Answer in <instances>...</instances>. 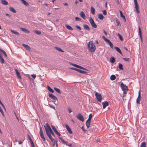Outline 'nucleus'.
I'll return each mask as SVG.
<instances>
[{
    "label": "nucleus",
    "mask_w": 147,
    "mask_h": 147,
    "mask_svg": "<svg viewBox=\"0 0 147 147\" xmlns=\"http://www.w3.org/2000/svg\"><path fill=\"white\" fill-rule=\"evenodd\" d=\"M44 127L47 134L48 133L50 135H52L53 136L55 137V135L54 132L48 123L46 124V125H44Z\"/></svg>",
    "instance_id": "f257e3e1"
},
{
    "label": "nucleus",
    "mask_w": 147,
    "mask_h": 147,
    "mask_svg": "<svg viewBox=\"0 0 147 147\" xmlns=\"http://www.w3.org/2000/svg\"><path fill=\"white\" fill-rule=\"evenodd\" d=\"M89 51L91 53L94 52L96 50L95 45L92 41L89 42L88 45Z\"/></svg>",
    "instance_id": "f03ea898"
},
{
    "label": "nucleus",
    "mask_w": 147,
    "mask_h": 147,
    "mask_svg": "<svg viewBox=\"0 0 147 147\" xmlns=\"http://www.w3.org/2000/svg\"><path fill=\"white\" fill-rule=\"evenodd\" d=\"M89 22L90 23L91 25L93 28H96L97 27V25L95 23L94 20H93L91 17H90L89 20Z\"/></svg>",
    "instance_id": "7ed1b4c3"
},
{
    "label": "nucleus",
    "mask_w": 147,
    "mask_h": 147,
    "mask_svg": "<svg viewBox=\"0 0 147 147\" xmlns=\"http://www.w3.org/2000/svg\"><path fill=\"white\" fill-rule=\"evenodd\" d=\"M95 96L98 101L101 102L102 98V96L101 95L96 92L95 94Z\"/></svg>",
    "instance_id": "20e7f679"
},
{
    "label": "nucleus",
    "mask_w": 147,
    "mask_h": 147,
    "mask_svg": "<svg viewBox=\"0 0 147 147\" xmlns=\"http://www.w3.org/2000/svg\"><path fill=\"white\" fill-rule=\"evenodd\" d=\"M135 4V8L137 13H139L140 11L139 9V6L137 3V0H134Z\"/></svg>",
    "instance_id": "39448f33"
},
{
    "label": "nucleus",
    "mask_w": 147,
    "mask_h": 147,
    "mask_svg": "<svg viewBox=\"0 0 147 147\" xmlns=\"http://www.w3.org/2000/svg\"><path fill=\"white\" fill-rule=\"evenodd\" d=\"M39 134L40 137L43 139V141H45L46 139L44 136L43 132L41 127L40 128Z\"/></svg>",
    "instance_id": "423d86ee"
},
{
    "label": "nucleus",
    "mask_w": 147,
    "mask_h": 147,
    "mask_svg": "<svg viewBox=\"0 0 147 147\" xmlns=\"http://www.w3.org/2000/svg\"><path fill=\"white\" fill-rule=\"evenodd\" d=\"M120 87L121 89H122V90H128V87L126 85H124L123 82L121 83L120 85Z\"/></svg>",
    "instance_id": "0eeeda50"
},
{
    "label": "nucleus",
    "mask_w": 147,
    "mask_h": 147,
    "mask_svg": "<svg viewBox=\"0 0 147 147\" xmlns=\"http://www.w3.org/2000/svg\"><path fill=\"white\" fill-rule=\"evenodd\" d=\"M76 117L78 119L82 122L84 121L83 116L80 113L78 114L76 116Z\"/></svg>",
    "instance_id": "6e6552de"
},
{
    "label": "nucleus",
    "mask_w": 147,
    "mask_h": 147,
    "mask_svg": "<svg viewBox=\"0 0 147 147\" xmlns=\"http://www.w3.org/2000/svg\"><path fill=\"white\" fill-rule=\"evenodd\" d=\"M49 97L53 100H57V98L52 94L49 93Z\"/></svg>",
    "instance_id": "1a4fd4ad"
},
{
    "label": "nucleus",
    "mask_w": 147,
    "mask_h": 147,
    "mask_svg": "<svg viewBox=\"0 0 147 147\" xmlns=\"http://www.w3.org/2000/svg\"><path fill=\"white\" fill-rule=\"evenodd\" d=\"M102 104L103 105V109H105L109 105V102L107 101H105L102 102Z\"/></svg>",
    "instance_id": "9d476101"
},
{
    "label": "nucleus",
    "mask_w": 147,
    "mask_h": 147,
    "mask_svg": "<svg viewBox=\"0 0 147 147\" xmlns=\"http://www.w3.org/2000/svg\"><path fill=\"white\" fill-rule=\"evenodd\" d=\"M65 126L67 129L68 131V132L70 134H72V131H71L70 128L69 126L67 124H65Z\"/></svg>",
    "instance_id": "9b49d317"
},
{
    "label": "nucleus",
    "mask_w": 147,
    "mask_h": 147,
    "mask_svg": "<svg viewBox=\"0 0 147 147\" xmlns=\"http://www.w3.org/2000/svg\"><path fill=\"white\" fill-rule=\"evenodd\" d=\"M80 15L83 19L84 20L86 19L85 15L83 12L81 11L80 13Z\"/></svg>",
    "instance_id": "f8f14e48"
},
{
    "label": "nucleus",
    "mask_w": 147,
    "mask_h": 147,
    "mask_svg": "<svg viewBox=\"0 0 147 147\" xmlns=\"http://www.w3.org/2000/svg\"><path fill=\"white\" fill-rule=\"evenodd\" d=\"M139 35L140 36V38L141 40L142 41V32L141 30V28L140 26H139Z\"/></svg>",
    "instance_id": "ddd939ff"
},
{
    "label": "nucleus",
    "mask_w": 147,
    "mask_h": 147,
    "mask_svg": "<svg viewBox=\"0 0 147 147\" xmlns=\"http://www.w3.org/2000/svg\"><path fill=\"white\" fill-rule=\"evenodd\" d=\"M47 135L49 138L51 140L52 142H55V141L54 138H53L50 135L47 133Z\"/></svg>",
    "instance_id": "4468645a"
},
{
    "label": "nucleus",
    "mask_w": 147,
    "mask_h": 147,
    "mask_svg": "<svg viewBox=\"0 0 147 147\" xmlns=\"http://www.w3.org/2000/svg\"><path fill=\"white\" fill-rule=\"evenodd\" d=\"M23 46L25 49L27 50L30 51V47L28 46V45H26L24 44H22Z\"/></svg>",
    "instance_id": "2eb2a0df"
},
{
    "label": "nucleus",
    "mask_w": 147,
    "mask_h": 147,
    "mask_svg": "<svg viewBox=\"0 0 147 147\" xmlns=\"http://www.w3.org/2000/svg\"><path fill=\"white\" fill-rule=\"evenodd\" d=\"M1 3L4 5H7L8 4V3L5 0H1Z\"/></svg>",
    "instance_id": "dca6fc26"
},
{
    "label": "nucleus",
    "mask_w": 147,
    "mask_h": 147,
    "mask_svg": "<svg viewBox=\"0 0 147 147\" xmlns=\"http://www.w3.org/2000/svg\"><path fill=\"white\" fill-rule=\"evenodd\" d=\"M15 70L16 74V75L17 77H18L19 78L21 79V78L20 75V72L18 71V70L16 69H15Z\"/></svg>",
    "instance_id": "f3484780"
},
{
    "label": "nucleus",
    "mask_w": 147,
    "mask_h": 147,
    "mask_svg": "<svg viewBox=\"0 0 147 147\" xmlns=\"http://www.w3.org/2000/svg\"><path fill=\"white\" fill-rule=\"evenodd\" d=\"M114 48L121 55H122V53L121 52V51L119 47H115Z\"/></svg>",
    "instance_id": "a211bd4d"
},
{
    "label": "nucleus",
    "mask_w": 147,
    "mask_h": 147,
    "mask_svg": "<svg viewBox=\"0 0 147 147\" xmlns=\"http://www.w3.org/2000/svg\"><path fill=\"white\" fill-rule=\"evenodd\" d=\"M119 11L121 17L124 20L125 22H126L125 17V16L123 15L122 12L121 10H119Z\"/></svg>",
    "instance_id": "6ab92c4d"
},
{
    "label": "nucleus",
    "mask_w": 147,
    "mask_h": 147,
    "mask_svg": "<svg viewBox=\"0 0 147 147\" xmlns=\"http://www.w3.org/2000/svg\"><path fill=\"white\" fill-rule=\"evenodd\" d=\"M98 17V18L100 20H102L104 18V16L101 14H99Z\"/></svg>",
    "instance_id": "aec40b11"
},
{
    "label": "nucleus",
    "mask_w": 147,
    "mask_h": 147,
    "mask_svg": "<svg viewBox=\"0 0 147 147\" xmlns=\"http://www.w3.org/2000/svg\"><path fill=\"white\" fill-rule=\"evenodd\" d=\"M83 27L85 29L87 30H90V28L87 25L85 24H84L83 25Z\"/></svg>",
    "instance_id": "412c9836"
},
{
    "label": "nucleus",
    "mask_w": 147,
    "mask_h": 147,
    "mask_svg": "<svg viewBox=\"0 0 147 147\" xmlns=\"http://www.w3.org/2000/svg\"><path fill=\"white\" fill-rule=\"evenodd\" d=\"M20 29L23 32L26 33H29L30 32L29 30H28V29L25 28H21Z\"/></svg>",
    "instance_id": "4be33fe9"
},
{
    "label": "nucleus",
    "mask_w": 147,
    "mask_h": 147,
    "mask_svg": "<svg viewBox=\"0 0 147 147\" xmlns=\"http://www.w3.org/2000/svg\"><path fill=\"white\" fill-rule=\"evenodd\" d=\"M24 4L27 6H28L29 5V4L24 0H20Z\"/></svg>",
    "instance_id": "5701e85b"
},
{
    "label": "nucleus",
    "mask_w": 147,
    "mask_h": 147,
    "mask_svg": "<svg viewBox=\"0 0 147 147\" xmlns=\"http://www.w3.org/2000/svg\"><path fill=\"white\" fill-rule=\"evenodd\" d=\"M9 10L13 13H16V11L12 7H10L9 8Z\"/></svg>",
    "instance_id": "b1692460"
},
{
    "label": "nucleus",
    "mask_w": 147,
    "mask_h": 147,
    "mask_svg": "<svg viewBox=\"0 0 147 147\" xmlns=\"http://www.w3.org/2000/svg\"><path fill=\"white\" fill-rule=\"evenodd\" d=\"M107 42L109 44L111 48H113V44L109 39Z\"/></svg>",
    "instance_id": "393cba45"
},
{
    "label": "nucleus",
    "mask_w": 147,
    "mask_h": 147,
    "mask_svg": "<svg viewBox=\"0 0 147 147\" xmlns=\"http://www.w3.org/2000/svg\"><path fill=\"white\" fill-rule=\"evenodd\" d=\"M91 121L87 120L86 123V125L87 128H89L90 127Z\"/></svg>",
    "instance_id": "a878e982"
},
{
    "label": "nucleus",
    "mask_w": 147,
    "mask_h": 147,
    "mask_svg": "<svg viewBox=\"0 0 147 147\" xmlns=\"http://www.w3.org/2000/svg\"><path fill=\"white\" fill-rule=\"evenodd\" d=\"M91 11L92 14L93 15L94 14L95 9L94 8L92 7H91Z\"/></svg>",
    "instance_id": "bb28decb"
},
{
    "label": "nucleus",
    "mask_w": 147,
    "mask_h": 147,
    "mask_svg": "<svg viewBox=\"0 0 147 147\" xmlns=\"http://www.w3.org/2000/svg\"><path fill=\"white\" fill-rule=\"evenodd\" d=\"M47 89L50 92H51L53 93L54 92V90L52 89L50 87V86H47Z\"/></svg>",
    "instance_id": "cd10ccee"
},
{
    "label": "nucleus",
    "mask_w": 147,
    "mask_h": 147,
    "mask_svg": "<svg viewBox=\"0 0 147 147\" xmlns=\"http://www.w3.org/2000/svg\"><path fill=\"white\" fill-rule=\"evenodd\" d=\"M66 27L68 30H73V28L71 27L70 26L68 25H65Z\"/></svg>",
    "instance_id": "c85d7f7f"
},
{
    "label": "nucleus",
    "mask_w": 147,
    "mask_h": 147,
    "mask_svg": "<svg viewBox=\"0 0 147 147\" xmlns=\"http://www.w3.org/2000/svg\"><path fill=\"white\" fill-rule=\"evenodd\" d=\"M116 79V76L114 75H112L110 77V79L111 80H114Z\"/></svg>",
    "instance_id": "c756f323"
},
{
    "label": "nucleus",
    "mask_w": 147,
    "mask_h": 147,
    "mask_svg": "<svg viewBox=\"0 0 147 147\" xmlns=\"http://www.w3.org/2000/svg\"><path fill=\"white\" fill-rule=\"evenodd\" d=\"M56 49L58 51H60L62 52H64V51H63L60 48L55 47Z\"/></svg>",
    "instance_id": "7c9ffc66"
},
{
    "label": "nucleus",
    "mask_w": 147,
    "mask_h": 147,
    "mask_svg": "<svg viewBox=\"0 0 147 147\" xmlns=\"http://www.w3.org/2000/svg\"><path fill=\"white\" fill-rule=\"evenodd\" d=\"M110 60L111 62L112 63H113L115 62V58L113 57H112L110 58Z\"/></svg>",
    "instance_id": "2f4dec72"
},
{
    "label": "nucleus",
    "mask_w": 147,
    "mask_h": 147,
    "mask_svg": "<svg viewBox=\"0 0 147 147\" xmlns=\"http://www.w3.org/2000/svg\"><path fill=\"white\" fill-rule=\"evenodd\" d=\"M54 90L58 93L59 94H61V92L60 90L58 88H55Z\"/></svg>",
    "instance_id": "473e14b6"
},
{
    "label": "nucleus",
    "mask_w": 147,
    "mask_h": 147,
    "mask_svg": "<svg viewBox=\"0 0 147 147\" xmlns=\"http://www.w3.org/2000/svg\"><path fill=\"white\" fill-rule=\"evenodd\" d=\"M92 117V114H90L89 116L88 119L87 120L90 121H91V119Z\"/></svg>",
    "instance_id": "72a5a7b5"
},
{
    "label": "nucleus",
    "mask_w": 147,
    "mask_h": 147,
    "mask_svg": "<svg viewBox=\"0 0 147 147\" xmlns=\"http://www.w3.org/2000/svg\"><path fill=\"white\" fill-rule=\"evenodd\" d=\"M119 69H120L121 70H122L123 69V65L122 64L119 63Z\"/></svg>",
    "instance_id": "f704fd0d"
},
{
    "label": "nucleus",
    "mask_w": 147,
    "mask_h": 147,
    "mask_svg": "<svg viewBox=\"0 0 147 147\" xmlns=\"http://www.w3.org/2000/svg\"><path fill=\"white\" fill-rule=\"evenodd\" d=\"M11 32L12 33H14V34H16V35H17L19 34V33L18 32L15 30H11Z\"/></svg>",
    "instance_id": "c9c22d12"
},
{
    "label": "nucleus",
    "mask_w": 147,
    "mask_h": 147,
    "mask_svg": "<svg viewBox=\"0 0 147 147\" xmlns=\"http://www.w3.org/2000/svg\"><path fill=\"white\" fill-rule=\"evenodd\" d=\"M117 36H119V38L121 41L123 40V37L120 34L118 33L117 34Z\"/></svg>",
    "instance_id": "e433bc0d"
},
{
    "label": "nucleus",
    "mask_w": 147,
    "mask_h": 147,
    "mask_svg": "<svg viewBox=\"0 0 147 147\" xmlns=\"http://www.w3.org/2000/svg\"><path fill=\"white\" fill-rule=\"evenodd\" d=\"M141 100V99L140 98H137L136 100V103L138 104H140V102Z\"/></svg>",
    "instance_id": "4c0bfd02"
},
{
    "label": "nucleus",
    "mask_w": 147,
    "mask_h": 147,
    "mask_svg": "<svg viewBox=\"0 0 147 147\" xmlns=\"http://www.w3.org/2000/svg\"><path fill=\"white\" fill-rule=\"evenodd\" d=\"M140 147H146V143L145 142H143L142 143Z\"/></svg>",
    "instance_id": "58836bf2"
},
{
    "label": "nucleus",
    "mask_w": 147,
    "mask_h": 147,
    "mask_svg": "<svg viewBox=\"0 0 147 147\" xmlns=\"http://www.w3.org/2000/svg\"><path fill=\"white\" fill-rule=\"evenodd\" d=\"M34 32L36 34L38 35L40 34L41 33V32L38 30L34 31Z\"/></svg>",
    "instance_id": "ea45409f"
},
{
    "label": "nucleus",
    "mask_w": 147,
    "mask_h": 147,
    "mask_svg": "<svg viewBox=\"0 0 147 147\" xmlns=\"http://www.w3.org/2000/svg\"><path fill=\"white\" fill-rule=\"evenodd\" d=\"M59 139L61 140L63 143L64 144V143H66V141H64V140L63 139V138L61 137H59Z\"/></svg>",
    "instance_id": "a19ab883"
},
{
    "label": "nucleus",
    "mask_w": 147,
    "mask_h": 147,
    "mask_svg": "<svg viewBox=\"0 0 147 147\" xmlns=\"http://www.w3.org/2000/svg\"><path fill=\"white\" fill-rule=\"evenodd\" d=\"M116 22L117 26H121L120 22L118 20H116Z\"/></svg>",
    "instance_id": "79ce46f5"
},
{
    "label": "nucleus",
    "mask_w": 147,
    "mask_h": 147,
    "mask_svg": "<svg viewBox=\"0 0 147 147\" xmlns=\"http://www.w3.org/2000/svg\"><path fill=\"white\" fill-rule=\"evenodd\" d=\"M72 65L74 66V67H76L77 68H80V67H81V66H80L79 65H77L76 64H72Z\"/></svg>",
    "instance_id": "37998d69"
},
{
    "label": "nucleus",
    "mask_w": 147,
    "mask_h": 147,
    "mask_svg": "<svg viewBox=\"0 0 147 147\" xmlns=\"http://www.w3.org/2000/svg\"><path fill=\"white\" fill-rule=\"evenodd\" d=\"M66 143H64V144H65L66 145L69 146L70 147H71L72 145V144L70 143H68V142H66Z\"/></svg>",
    "instance_id": "c03bdc74"
},
{
    "label": "nucleus",
    "mask_w": 147,
    "mask_h": 147,
    "mask_svg": "<svg viewBox=\"0 0 147 147\" xmlns=\"http://www.w3.org/2000/svg\"><path fill=\"white\" fill-rule=\"evenodd\" d=\"M51 127H52V129L54 130V132H55V131H56L57 130L56 129L55 127L54 126L52 125Z\"/></svg>",
    "instance_id": "a18cd8bd"
},
{
    "label": "nucleus",
    "mask_w": 147,
    "mask_h": 147,
    "mask_svg": "<svg viewBox=\"0 0 147 147\" xmlns=\"http://www.w3.org/2000/svg\"><path fill=\"white\" fill-rule=\"evenodd\" d=\"M75 19L77 21H80L81 20L80 18H79L78 17H75Z\"/></svg>",
    "instance_id": "49530a36"
},
{
    "label": "nucleus",
    "mask_w": 147,
    "mask_h": 147,
    "mask_svg": "<svg viewBox=\"0 0 147 147\" xmlns=\"http://www.w3.org/2000/svg\"><path fill=\"white\" fill-rule=\"evenodd\" d=\"M102 38L103 39L107 42L108 40V39L106 38L105 36H102Z\"/></svg>",
    "instance_id": "de8ad7c7"
},
{
    "label": "nucleus",
    "mask_w": 147,
    "mask_h": 147,
    "mask_svg": "<svg viewBox=\"0 0 147 147\" xmlns=\"http://www.w3.org/2000/svg\"><path fill=\"white\" fill-rule=\"evenodd\" d=\"M103 14L105 15H106L107 14V12L105 10H104L102 11Z\"/></svg>",
    "instance_id": "09e8293b"
},
{
    "label": "nucleus",
    "mask_w": 147,
    "mask_h": 147,
    "mask_svg": "<svg viewBox=\"0 0 147 147\" xmlns=\"http://www.w3.org/2000/svg\"><path fill=\"white\" fill-rule=\"evenodd\" d=\"M138 98H140L141 99V96L140 95V91H139L138 92Z\"/></svg>",
    "instance_id": "8fccbe9b"
},
{
    "label": "nucleus",
    "mask_w": 147,
    "mask_h": 147,
    "mask_svg": "<svg viewBox=\"0 0 147 147\" xmlns=\"http://www.w3.org/2000/svg\"><path fill=\"white\" fill-rule=\"evenodd\" d=\"M30 143L32 146V147H35L34 145V143H33L32 140L31 141H30Z\"/></svg>",
    "instance_id": "3c124183"
},
{
    "label": "nucleus",
    "mask_w": 147,
    "mask_h": 147,
    "mask_svg": "<svg viewBox=\"0 0 147 147\" xmlns=\"http://www.w3.org/2000/svg\"><path fill=\"white\" fill-rule=\"evenodd\" d=\"M55 132L59 136H61L60 134L59 133L57 130L56 131H55Z\"/></svg>",
    "instance_id": "603ef678"
},
{
    "label": "nucleus",
    "mask_w": 147,
    "mask_h": 147,
    "mask_svg": "<svg viewBox=\"0 0 147 147\" xmlns=\"http://www.w3.org/2000/svg\"><path fill=\"white\" fill-rule=\"evenodd\" d=\"M82 130L84 131V133H85L86 131V130L85 129H84V127L83 126H82Z\"/></svg>",
    "instance_id": "864d4df0"
},
{
    "label": "nucleus",
    "mask_w": 147,
    "mask_h": 147,
    "mask_svg": "<svg viewBox=\"0 0 147 147\" xmlns=\"http://www.w3.org/2000/svg\"><path fill=\"white\" fill-rule=\"evenodd\" d=\"M123 59L125 61H129V58H123Z\"/></svg>",
    "instance_id": "5fc2aeb1"
},
{
    "label": "nucleus",
    "mask_w": 147,
    "mask_h": 147,
    "mask_svg": "<svg viewBox=\"0 0 147 147\" xmlns=\"http://www.w3.org/2000/svg\"><path fill=\"white\" fill-rule=\"evenodd\" d=\"M31 76L34 79L36 78V74H33L31 75Z\"/></svg>",
    "instance_id": "6e6d98bb"
},
{
    "label": "nucleus",
    "mask_w": 147,
    "mask_h": 147,
    "mask_svg": "<svg viewBox=\"0 0 147 147\" xmlns=\"http://www.w3.org/2000/svg\"><path fill=\"white\" fill-rule=\"evenodd\" d=\"M0 52L2 53L3 54L5 52L3 50L0 49Z\"/></svg>",
    "instance_id": "4d7b16f0"
},
{
    "label": "nucleus",
    "mask_w": 147,
    "mask_h": 147,
    "mask_svg": "<svg viewBox=\"0 0 147 147\" xmlns=\"http://www.w3.org/2000/svg\"><path fill=\"white\" fill-rule=\"evenodd\" d=\"M76 27L78 29H79L80 30H81V28L79 26H76Z\"/></svg>",
    "instance_id": "13d9d810"
},
{
    "label": "nucleus",
    "mask_w": 147,
    "mask_h": 147,
    "mask_svg": "<svg viewBox=\"0 0 147 147\" xmlns=\"http://www.w3.org/2000/svg\"><path fill=\"white\" fill-rule=\"evenodd\" d=\"M27 136L28 137V139H29L30 141H31L32 140L31 138H30V136L29 135H28Z\"/></svg>",
    "instance_id": "bf43d9fd"
},
{
    "label": "nucleus",
    "mask_w": 147,
    "mask_h": 147,
    "mask_svg": "<svg viewBox=\"0 0 147 147\" xmlns=\"http://www.w3.org/2000/svg\"><path fill=\"white\" fill-rule=\"evenodd\" d=\"M80 69H83V70H88L87 69L82 67V66H81V67L80 68Z\"/></svg>",
    "instance_id": "052dcab7"
},
{
    "label": "nucleus",
    "mask_w": 147,
    "mask_h": 147,
    "mask_svg": "<svg viewBox=\"0 0 147 147\" xmlns=\"http://www.w3.org/2000/svg\"><path fill=\"white\" fill-rule=\"evenodd\" d=\"M87 73H88L87 72L85 71H83L82 73V74H87Z\"/></svg>",
    "instance_id": "680f3d73"
},
{
    "label": "nucleus",
    "mask_w": 147,
    "mask_h": 147,
    "mask_svg": "<svg viewBox=\"0 0 147 147\" xmlns=\"http://www.w3.org/2000/svg\"><path fill=\"white\" fill-rule=\"evenodd\" d=\"M69 113H71L72 112L71 109L70 108H69L68 109Z\"/></svg>",
    "instance_id": "e2e57ef3"
},
{
    "label": "nucleus",
    "mask_w": 147,
    "mask_h": 147,
    "mask_svg": "<svg viewBox=\"0 0 147 147\" xmlns=\"http://www.w3.org/2000/svg\"><path fill=\"white\" fill-rule=\"evenodd\" d=\"M0 104L4 108V109H5L4 106L3 104L2 103V102H1V101L0 100Z\"/></svg>",
    "instance_id": "0e129e2a"
},
{
    "label": "nucleus",
    "mask_w": 147,
    "mask_h": 147,
    "mask_svg": "<svg viewBox=\"0 0 147 147\" xmlns=\"http://www.w3.org/2000/svg\"><path fill=\"white\" fill-rule=\"evenodd\" d=\"M0 112H1L2 115L3 116H4V113L3 112V110H2V111H0Z\"/></svg>",
    "instance_id": "69168bd1"
},
{
    "label": "nucleus",
    "mask_w": 147,
    "mask_h": 147,
    "mask_svg": "<svg viewBox=\"0 0 147 147\" xmlns=\"http://www.w3.org/2000/svg\"><path fill=\"white\" fill-rule=\"evenodd\" d=\"M123 93L125 94H126V92H127V90H123Z\"/></svg>",
    "instance_id": "338daca9"
},
{
    "label": "nucleus",
    "mask_w": 147,
    "mask_h": 147,
    "mask_svg": "<svg viewBox=\"0 0 147 147\" xmlns=\"http://www.w3.org/2000/svg\"><path fill=\"white\" fill-rule=\"evenodd\" d=\"M50 107H51V108H53V109H55V107H53V105H50Z\"/></svg>",
    "instance_id": "774afa93"
}]
</instances>
